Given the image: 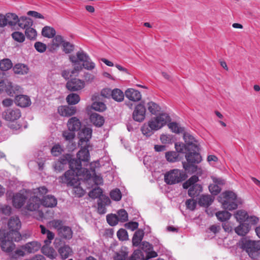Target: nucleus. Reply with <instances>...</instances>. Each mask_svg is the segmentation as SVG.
<instances>
[{
    "mask_svg": "<svg viewBox=\"0 0 260 260\" xmlns=\"http://www.w3.org/2000/svg\"><path fill=\"white\" fill-rule=\"evenodd\" d=\"M91 107L95 111L103 112L106 109V105L103 102H94L91 105Z\"/></svg>",
    "mask_w": 260,
    "mask_h": 260,
    "instance_id": "54",
    "label": "nucleus"
},
{
    "mask_svg": "<svg viewBox=\"0 0 260 260\" xmlns=\"http://www.w3.org/2000/svg\"><path fill=\"white\" fill-rule=\"evenodd\" d=\"M48 192L47 188L45 186H42L33 189V193L36 196H43Z\"/></svg>",
    "mask_w": 260,
    "mask_h": 260,
    "instance_id": "57",
    "label": "nucleus"
},
{
    "mask_svg": "<svg viewBox=\"0 0 260 260\" xmlns=\"http://www.w3.org/2000/svg\"><path fill=\"white\" fill-rule=\"evenodd\" d=\"M148 109L149 112L152 114L156 115L160 110V107L153 102H149L148 104Z\"/></svg>",
    "mask_w": 260,
    "mask_h": 260,
    "instance_id": "51",
    "label": "nucleus"
},
{
    "mask_svg": "<svg viewBox=\"0 0 260 260\" xmlns=\"http://www.w3.org/2000/svg\"><path fill=\"white\" fill-rule=\"evenodd\" d=\"M144 231L142 230H138L134 234L133 237V244L135 246H138L140 244L144 237Z\"/></svg>",
    "mask_w": 260,
    "mask_h": 260,
    "instance_id": "31",
    "label": "nucleus"
},
{
    "mask_svg": "<svg viewBox=\"0 0 260 260\" xmlns=\"http://www.w3.org/2000/svg\"><path fill=\"white\" fill-rule=\"evenodd\" d=\"M100 162L99 161H95L91 162L90 164V170L87 169H82V176L87 181L90 180L92 177V174L95 173V169L99 167Z\"/></svg>",
    "mask_w": 260,
    "mask_h": 260,
    "instance_id": "16",
    "label": "nucleus"
},
{
    "mask_svg": "<svg viewBox=\"0 0 260 260\" xmlns=\"http://www.w3.org/2000/svg\"><path fill=\"white\" fill-rule=\"evenodd\" d=\"M12 38L16 41L20 43L23 42L25 37L23 33L19 31H15L12 34Z\"/></svg>",
    "mask_w": 260,
    "mask_h": 260,
    "instance_id": "56",
    "label": "nucleus"
},
{
    "mask_svg": "<svg viewBox=\"0 0 260 260\" xmlns=\"http://www.w3.org/2000/svg\"><path fill=\"white\" fill-rule=\"evenodd\" d=\"M77 159H73L70 162V169L59 177L60 181L68 186L80 185L79 176H82L81 162L87 163L90 159L88 151L84 149L77 153Z\"/></svg>",
    "mask_w": 260,
    "mask_h": 260,
    "instance_id": "1",
    "label": "nucleus"
},
{
    "mask_svg": "<svg viewBox=\"0 0 260 260\" xmlns=\"http://www.w3.org/2000/svg\"><path fill=\"white\" fill-rule=\"evenodd\" d=\"M27 199L26 192L24 190H20L13 194L12 205L14 208L20 209L24 205Z\"/></svg>",
    "mask_w": 260,
    "mask_h": 260,
    "instance_id": "11",
    "label": "nucleus"
},
{
    "mask_svg": "<svg viewBox=\"0 0 260 260\" xmlns=\"http://www.w3.org/2000/svg\"><path fill=\"white\" fill-rule=\"evenodd\" d=\"M111 198L115 201H119L121 200L122 194L120 190L118 188H115L110 192Z\"/></svg>",
    "mask_w": 260,
    "mask_h": 260,
    "instance_id": "49",
    "label": "nucleus"
},
{
    "mask_svg": "<svg viewBox=\"0 0 260 260\" xmlns=\"http://www.w3.org/2000/svg\"><path fill=\"white\" fill-rule=\"evenodd\" d=\"M12 67V63L9 59H4L0 62V69L2 71H7Z\"/></svg>",
    "mask_w": 260,
    "mask_h": 260,
    "instance_id": "46",
    "label": "nucleus"
},
{
    "mask_svg": "<svg viewBox=\"0 0 260 260\" xmlns=\"http://www.w3.org/2000/svg\"><path fill=\"white\" fill-rule=\"evenodd\" d=\"M102 189L99 187H97L90 191L88 194L90 198L96 199L99 198L102 194Z\"/></svg>",
    "mask_w": 260,
    "mask_h": 260,
    "instance_id": "53",
    "label": "nucleus"
},
{
    "mask_svg": "<svg viewBox=\"0 0 260 260\" xmlns=\"http://www.w3.org/2000/svg\"><path fill=\"white\" fill-rule=\"evenodd\" d=\"M168 126L173 132L175 133H180L183 131V128L180 127L176 122H171L169 123Z\"/></svg>",
    "mask_w": 260,
    "mask_h": 260,
    "instance_id": "62",
    "label": "nucleus"
},
{
    "mask_svg": "<svg viewBox=\"0 0 260 260\" xmlns=\"http://www.w3.org/2000/svg\"><path fill=\"white\" fill-rule=\"evenodd\" d=\"M85 86L84 81L79 79L74 78L68 81L66 84L67 88L70 91H78L82 89Z\"/></svg>",
    "mask_w": 260,
    "mask_h": 260,
    "instance_id": "15",
    "label": "nucleus"
},
{
    "mask_svg": "<svg viewBox=\"0 0 260 260\" xmlns=\"http://www.w3.org/2000/svg\"><path fill=\"white\" fill-rule=\"evenodd\" d=\"M170 121V117L168 114L161 113L156 117L151 118L149 122L155 131H156L165 125Z\"/></svg>",
    "mask_w": 260,
    "mask_h": 260,
    "instance_id": "7",
    "label": "nucleus"
},
{
    "mask_svg": "<svg viewBox=\"0 0 260 260\" xmlns=\"http://www.w3.org/2000/svg\"><path fill=\"white\" fill-rule=\"evenodd\" d=\"M89 57L88 54L83 50H80L77 53L76 55H72L69 57L70 61L75 65L74 70L71 72L72 74H74L75 72H78L82 69V67L80 64L79 62H83Z\"/></svg>",
    "mask_w": 260,
    "mask_h": 260,
    "instance_id": "6",
    "label": "nucleus"
},
{
    "mask_svg": "<svg viewBox=\"0 0 260 260\" xmlns=\"http://www.w3.org/2000/svg\"><path fill=\"white\" fill-rule=\"evenodd\" d=\"M183 139L186 145L190 150L191 149L194 151L198 150L199 146L198 142L191 134L188 133H184Z\"/></svg>",
    "mask_w": 260,
    "mask_h": 260,
    "instance_id": "18",
    "label": "nucleus"
},
{
    "mask_svg": "<svg viewBox=\"0 0 260 260\" xmlns=\"http://www.w3.org/2000/svg\"><path fill=\"white\" fill-rule=\"evenodd\" d=\"M55 29L50 26H45L42 31V34L44 37L52 38L55 35Z\"/></svg>",
    "mask_w": 260,
    "mask_h": 260,
    "instance_id": "40",
    "label": "nucleus"
},
{
    "mask_svg": "<svg viewBox=\"0 0 260 260\" xmlns=\"http://www.w3.org/2000/svg\"><path fill=\"white\" fill-rule=\"evenodd\" d=\"M178 154L175 151H168L166 153V159L171 162H175L178 160Z\"/></svg>",
    "mask_w": 260,
    "mask_h": 260,
    "instance_id": "44",
    "label": "nucleus"
},
{
    "mask_svg": "<svg viewBox=\"0 0 260 260\" xmlns=\"http://www.w3.org/2000/svg\"><path fill=\"white\" fill-rule=\"evenodd\" d=\"M67 125L69 131L75 132L80 129L81 123L77 117H72L69 119Z\"/></svg>",
    "mask_w": 260,
    "mask_h": 260,
    "instance_id": "23",
    "label": "nucleus"
},
{
    "mask_svg": "<svg viewBox=\"0 0 260 260\" xmlns=\"http://www.w3.org/2000/svg\"><path fill=\"white\" fill-rule=\"evenodd\" d=\"M42 205V200L39 197L34 195L29 198L27 202L26 209L30 211L38 210Z\"/></svg>",
    "mask_w": 260,
    "mask_h": 260,
    "instance_id": "14",
    "label": "nucleus"
},
{
    "mask_svg": "<svg viewBox=\"0 0 260 260\" xmlns=\"http://www.w3.org/2000/svg\"><path fill=\"white\" fill-rule=\"evenodd\" d=\"M213 201V199L210 195H203L200 199L199 203L201 206L208 207Z\"/></svg>",
    "mask_w": 260,
    "mask_h": 260,
    "instance_id": "35",
    "label": "nucleus"
},
{
    "mask_svg": "<svg viewBox=\"0 0 260 260\" xmlns=\"http://www.w3.org/2000/svg\"><path fill=\"white\" fill-rule=\"evenodd\" d=\"M13 71L16 74L24 75L28 72V69L24 64L19 63L14 67Z\"/></svg>",
    "mask_w": 260,
    "mask_h": 260,
    "instance_id": "37",
    "label": "nucleus"
},
{
    "mask_svg": "<svg viewBox=\"0 0 260 260\" xmlns=\"http://www.w3.org/2000/svg\"><path fill=\"white\" fill-rule=\"evenodd\" d=\"M19 230L10 231L6 232V235L10 240L13 241L19 242L22 239V236L19 232Z\"/></svg>",
    "mask_w": 260,
    "mask_h": 260,
    "instance_id": "32",
    "label": "nucleus"
},
{
    "mask_svg": "<svg viewBox=\"0 0 260 260\" xmlns=\"http://www.w3.org/2000/svg\"><path fill=\"white\" fill-rule=\"evenodd\" d=\"M216 216L219 221L223 222L230 218L231 214L228 211H222L216 212Z\"/></svg>",
    "mask_w": 260,
    "mask_h": 260,
    "instance_id": "41",
    "label": "nucleus"
},
{
    "mask_svg": "<svg viewBox=\"0 0 260 260\" xmlns=\"http://www.w3.org/2000/svg\"><path fill=\"white\" fill-rule=\"evenodd\" d=\"M199 147L198 150L196 151L190 149L185 155L188 164H183V168L188 173L189 172L190 168L196 169V167L193 165V164H199L202 160V157L199 153Z\"/></svg>",
    "mask_w": 260,
    "mask_h": 260,
    "instance_id": "5",
    "label": "nucleus"
},
{
    "mask_svg": "<svg viewBox=\"0 0 260 260\" xmlns=\"http://www.w3.org/2000/svg\"><path fill=\"white\" fill-rule=\"evenodd\" d=\"M117 236L120 241L126 240L128 239V234L126 231L123 229H120L117 232Z\"/></svg>",
    "mask_w": 260,
    "mask_h": 260,
    "instance_id": "59",
    "label": "nucleus"
},
{
    "mask_svg": "<svg viewBox=\"0 0 260 260\" xmlns=\"http://www.w3.org/2000/svg\"><path fill=\"white\" fill-rule=\"evenodd\" d=\"M209 189L212 194L216 195L220 192L221 187L217 184H211L209 186Z\"/></svg>",
    "mask_w": 260,
    "mask_h": 260,
    "instance_id": "63",
    "label": "nucleus"
},
{
    "mask_svg": "<svg viewBox=\"0 0 260 260\" xmlns=\"http://www.w3.org/2000/svg\"><path fill=\"white\" fill-rule=\"evenodd\" d=\"M62 49L66 53H70L74 50V46L69 42L65 41L62 44Z\"/></svg>",
    "mask_w": 260,
    "mask_h": 260,
    "instance_id": "61",
    "label": "nucleus"
},
{
    "mask_svg": "<svg viewBox=\"0 0 260 260\" xmlns=\"http://www.w3.org/2000/svg\"><path fill=\"white\" fill-rule=\"evenodd\" d=\"M118 221L124 222L128 220V214L124 209H120L118 211L117 215Z\"/></svg>",
    "mask_w": 260,
    "mask_h": 260,
    "instance_id": "50",
    "label": "nucleus"
},
{
    "mask_svg": "<svg viewBox=\"0 0 260 260\" xmlns=\"http://www.w3.org/2000/svg\"><path fill=\"white\" fill-rule=\"evenodd\" d=\"M107 221L111 226H115L118 223V219L117 215L114 214H108L106 216Z\"/></svg>",
    "mask_w": 260,
    "mask_h": 260,
    "instance_id": "45",
    "label": "nucleus"
},
{
    "mask_svg": "<svg viewBox=\"0 0 260 260\" xmlns=\"http://www.w3.org/2000/svg\"><path fill=\"white\" fill-rule=\"evenodd\" d=\"M123 92L121 90L118 88H115L113 90L111 98L116 102H122L124 97Z\"/></svg>",
    "mask_w": 260,
    "mask_h": 260,
    "instance_id": "36",
    "label": "nucleus"
},
{
    "mask_svg": "<svg viewBox=\"0 0 260 260\" xmlns=\"http://www.w3.org/2000/svg\"><path fill=\"white\" fill-rule=\"evenodd\" d=\"M25 34L27 39L29 40H35L37 37V31L32 26L25 29Z\"/></svg>",
    "mask_w": 260,
    "mask_h": 260,
    "instance_id": "48",
    "label": "nucleus"
},
{
    "mask_svg": "<svg viewBox=\"0 0 260 260\" xmlns=\"http://www.w3.org/2000/svg\"><path fill=\"white\" fill-rule=\"evenodd\" d=\"M57 199L52 195H48L42 200V206L45 207L53 208L56 206Z\"/></svg>",
    "mask_w": 260,
    "mask_h": 260,
    "instance_id": "24",
    "label": "nucleus"
},
{
    "mask_svg": "<svg viewBox=\"0 0 260 260\" xmlns=\"http://www.w3.org/2000/svg\"><path fill=\"white\" fill-rule=\"evenodd\" d=\"M132 255L136 260H147L156 257L157 254L155 251H142L141 250L137 249L134 251Z\"/></svg>",
    "mask_w": 260,
    "mask_h": 260,
    "instance_id": "13",
    "label": "nucleus"
},
{
    "mask_svg": "<svg viewBox=\"0 0 260 260\" xmlns=\"http://www.w3.org/2000/svg\"><path fill=\"white\" fill-rule=\"evenodd\" d=\"M80 98L77 93H72L66 98L67 102L71 105H76L79 102Z\"/></svg>",
    "mask_w": 260,
    "mask_h": 260,
    "instance_id": "38",
    "label": "nucleus"
},
{
    "mask_svg": "<svg viewBox=\"0 0 260 260\" xmlns=\"http://www.w3.org/2000/svg\"><path fill=\"white\" fill-rule=\"evenodd\" d=\"M90 121L96 126L101 127L104 123V117L100 114L93 113L90 116Z\"/></svg>",
    "mask_w": 260,
    "mask_h": 260,
    "instance_id": "29",
    "label": "nucleus"
},
{
    "mask_svg": "<svg viewBox=\"0 0 260 260\" xmlns=\"http://www.w3.org/2000/svg\"><path fill=\"white\" fill-rule=\"evenodd\" d=\"M235 232L240 236H244L249 231V226L247 224L241 223L235 229Z\"/></svg>",
    "mask_w": 260,
    "mask_h": 260,
    "instance_id": "39",
    "label": "nucleus"
},
{
    "mask_svg": "<svg viewBox=\"0 0 260 260\" xmlns=\"http://www.w3.org/2000/svg\"><path fill=\"white\" fill-rule=\"evenodd\" d=\"M125 97L133 102H138L142 98L141 93L138 90L134 88H128L125 91Z\"/></svg>",
    "mask_w": 260,
    "mask_h": 260,
    "instance_id": "19",
    "label": "nucleus"
},
{
    "mask_svg": "<svg viewBox=\"0 0 260 260\" xmlns=\"http://www.w3.org/2000/svg\"><path fill=\"white\" fill-rule=\"evenodd\" d=\"M58 252L62 259H66L73 253L72 249L68 245L61 246Z\"/></svg>",
    "mask_w": 260,
    "mask_h": 260,
    "instance_id": "30",
    "label": "nucleus"
},
{
    "mask_svg": "<svg viewBox=\"0 0 260 260\" xmlns=\"http://www.w3.org/2000/svg\"><path fill=\"white\" fill-rule=\"evenodd\" d=\"M58 235L62 239L69 240L73 237V231L70 226L64 225L58 230Z\"/></svg>",
    "mask_w": 260,
    "mask_h": 260,
    "instance_id": "21",
    "label": "nucleus"
},
{
    "mask_svg": "<svg viewBox=\"0 0 260 260\" xmlns=\"http://www.w3.org/2000/svg\"><path fill=\"white\" fill-rule=\"evenodd\" d=\"M240 247L245 250L252 259H256L260 253V241H253L246 238L239 242Z\"/></svg>",
    "mask_w": 260,
    "mask_h": 260,
    "instance_id": "3",
    "label": "nucleus"
},
{
    "mask_svg": "<svg viewBox=\"0 0 260 260\" xmlns=\"http://www.w3.org/2000/svg\"><path fill=\"white\" fill-rule=\"evenodd\" d=\"M58 112L61 116L69 117L76 112V108L73 106H61L58 108Z\"/></svg>",
    "mask_w": 260,
    "mask_h": 260,
    "instance_id": "20",
    "label": "nucleus"
},
{
    "mask_svg": "<svg viewBox=\"0 0 260 260\" xmlns=\"http://www.w3.org/2000/svg\"><path fill=\"white\" fill-rule=\"evenodd\" d=\"M1 247L3 251L10 252L15 248V244L6 235L5 230H0Z\"/></svg>",
    "mask_w": 260,
    "mask_h": 260,
    "instance_id": "9",
    "label": "nucleus"
},
{
    "mask_svg": "<svg viewBox=\"0 0 260 260\" xmlns=\"http://www.w3.org/2000/svg\"><path fill=\"white\" fill-rule=\"evenodd\" d=\"M9 127L15 133H18L22 131L23 125L20 123L18 122H12L9 124Z\"/></svg>",
    "mask_w": 260,
    "mask_h": 260,
    "instance_id": "55",
    "label": "nucleus"
},
{
    "mask_svg": "<svg viewBox=\"0 0 260 260\" xmlns=\"http://www.w3.org/2000/svg\"><path fill=\"white\" fill-rule=\"evenodd\" d=\"M248 216L247 213L244 210H239L235 214L236 219L240 223L247 220Z\"/></svg>",
    "mask_w": 260,
    "mask_h": 260,
    "instance_id": "42",
    "label": "nucleus"
},
{
    "mask_svg": "<svg viewBox=\"0 0 260 260\" xmlns=\"http://www.w3.org/2000/svg\"><path fill=\"white\" fill-rule=\"evenodd\" d=\"M62 151L63 149L59 144L54 145L51 150V154L55 156H59L61 154Z\"/></svg>",
    "mask_w": 260,
    "mask_h": 260,
    "instance_id": "60",
    "label": "nucleus"
},
{
    "mask_svg": "<svg viewBox=\"0 0 260 260\" xmlns=\"http://www.w3.org/2000/svg\"><path fill=\"white\" fill-rule=\"evenodd\" d=\"M128 253L126 251H121L117 252L114 257V260H126Z\"/></svg>",
    "mask_w": 260,
    "mask_h": 260,
    "instance_id": "64",
    "label": "nucleus"
},
{
    "mask_svg": "<svg viewBox=\"0 0 260 260\" xmlns=\"http://www.w3.org/2000/svg\"><path fill=\"white\" fill-rule=\"evenodd\" d=\"M74 159H75L74 158ZM73 160V159L72 158V156L69 154H67L59 158L57 161L61 162L65 166L67 164L70 165V162Z\"/></svg>",
    "mask_w": 260,
    "mask_h": 260,
    "instance_id": "58",
    "label": "nucleus"
},
{
    "mask_svg": "<svg viewBox=\"0 0 260 260\" xmlns=\"http://www.w3.org/2000/svg\"><path fill=\"white\" fill-rule=\"evenodd\" d=\"M21 113L17 108H9L2 113V117L5 120L14 122L20 118Z\"/></svg>",
    "mask_w": 260,
    "mask_h": 260,
    "instance_id": "10",
    "label": "nucleus"
},
{
    "mask_svg": "<svg viewBox=\"0 0 260 260\" xmlns=\"http://www.w3.org/2000/svg\"><path fill=\"white\" fill-rule=\"evenodd\" d=\"M15 102L18 106L21 107H26L31 104L29 98L25 95H16L15 98Z\"/></svg>",
    "mask_w": 260,
    "mask_h": 260,
    "instance_id": "26",
    "label": "nucleus"
},
{
    "mask_svg": "<svg viewBox=\"0 0 260 260\" xmlns=\"http://www.w3.org/2000/svg\"><path fill=\"white\" fill-rule=\"evenodd\" d=\"M199 180V178L198 176L194 175L191 176L188 180H187L185 183L183 184V187L185 189L188 188L189 186H192V185H196V183H197Z\"/></svg>",
    "mask_w": 260,
    "mask_h": 260,
    "instance_id": "47",
    "label": "nucleus"
},
{
    "mask_svg": "<svg viewBox=\"0 0 260 260\" xmlns=\"http://www.w3.org/2000/svg\"><path fill=\"white\" fill-rule=\"evenodd\" d=\"M222 208L232 211L237 208L238 204L241 203V199L237 198L236 193L232 191H226L218 197Z\"/></svg>",
    "mask_w": 260,
    "mask_h": 260,
    "instance_id": "2",
    "label": "nucleus"
},
{
    "mask_svg": "<svg viewBox=\"0 0 260 260\" xmlns=\"http://www.w3.org/2000/svg\"><path fill=\"white\" fill-rule=\"evenodd\" d=\"M175 147L176 151L180 153H187L188 151H189L190 150L189 149L188 147L186 145V144L181 143V142H177L175 143Z\"/></svg>",
    "mask_w": 260,
    "mask_h": 260,
    "instance_id": "43",
    "label": "nucleus"
},
{
    "mask_svg": "<svg viewBox=\"0 0 260 260\" xmlns=\"http://www.w3.org/2000/svg\"><path fill=\"white\" fill-rule=\"evenodd\" d=\"M188 194L189 197H194L198 196L202 191V187L200 184H196L189 186Z\"/></svg>",
    "mask_w": 260,
    "mask_h": 260,
    "instance_id": "34",
    "label": "nucleus"
},
{
    "mask_svg": "<svg viewBox=\"0 0 260 260\" xmlns=\"http://www.w3.org/2000/svg\"><path fill=\"white\" fill-rule=\"evenodd\" d=\"M146 109L142 104H138L133 112V117L134 120L141 122L145 119Z\"/></svg>",
    "mask_w": 260,
    "mask_h": 260,
    "instance_id": "17",
    "label": "nucleus"
},
{
    "mask_svg": "<svg viewBox=\"0 0 260 260\" xmlns=\"http://www.w3.org/2000/svg\"><path fill=\"white\" fill-rule=\"evenodd\" d=\"M92 129L89 127L83 128L79 133V145L82 147L80 150L87 149L88 151V142L91 138Z\"/></svg>",
    "mask_w": 260,
    "mask_h": 260,
    "instance_id": "8",
    "label": "nucleus"
},
{
    "mask_svg": "<svg viewBox=\"0 0 260 260\" xmlns=\"http://www.w3.org/2000/svg\"><path fill=\"white\" fill-rule=\"evenodd\" d=\"M185 173L179 169H173L167 172L164 176L165 182L169 185H173L186 179Z\"/></svg>",
    "mask_w": 260,
    "mask_h": 260,
    "instance_id": "4",
    "label": "nucleus"
},
{
    "mask_svg": "<svg viewBox=\"0 0 260 260\" xmlns=\"http://www.w3.org/2000/svg\"><path fill=\"white\" fill-rule=\"evenodd\" d=\"M21 88L18 85H13L11 83H8L6 85L4 81H0V92L6 91L7 93L10 96H13L16 94V91H18Z\"/></svg>",
    "mask_w": 260,
    "mask_h": 260,
    "instance_id": "12",
    "label": "nucleus"
},
{
    "mask_svg": "<svg viewBox=\"0 0 260 260\" xmlns=\"http://www.w3.org/2000/svg\"><path fill=\"white\" fill-rule=\"evenodd\" d=\"M142 134L146 136L149 137L153 134L155 130L153 128L150 123L148 121L145 123L141 128Z\"/></svg>",
    "mask_w": 260,
    "mask_h": 260,
    "instance_id": "33",
    "label": "nucleus"
},
{
    "mask_svg": "<svg viewBox=\"0 0 260 260\" xmlns=\"http://www.w3.org/2000/svg\"><path fill=\"white\" fill-rule=\"evenodd\" d=\"M82 66L86 70L91 71L95 68V64L89 57L85 61L82 62Z\"/></svg>",
    "mask_w": 260,
    "mask_h": 260,
    "instance_id": "52",
    "label": "nucleus"
},
{
    "mask_svg": "<svg viewBox=\"0 0 260 260\" xmlns=\"http://www.w3.org/2000/svg\"><path fill=\"white\" fill-rule=\"evenodd\" d=\"M33 25V21L31 18L26 16H21L19 17L17 25L23 29L32 26Z\"/></svg>",
    "mask_w": 260,
    "mask_h": 260,
    "instance_id": "22",
    "label": "nucleus"
},
{
    "mask_svg": "<svg viewBox=\"0 0 260 260\" xmlns=\"http://www.w3.org/2000/svg\"><path fill=\"white\" fill-rule=\"evenodd\" d=\"M9 231L19 230L21 227V223L19 218L17 216L11 217L8 223Z\"/></svg>",
    "mask_w": 260,
    "mask_h": 260,
    "instance_id": "27",
    "label": "nucleus"
},
{
    "mask_svg": "<svg viewBox=\"0 0 260 260\" xmlns=\"http://www.w3.org/2000/svg\"><path fill=\"white\" fill-rule=\"evenodd\" d=\"M41 245L36 241H32L25 244L22 249L27 253H34L39 250Z\"/></svg>",
    "mask_w": 260,
    "mask_h": 260,
    "instance_id": "25",
    "label": "nucleus"
},
{
    "mask_svg": "<svg viewBox=\"0 0 260 260\" xmlns=\"http://www.w3.org/2000/svg\"><path fill=\"white\" fill-rule=\"evenodd\" d=\"M6 15L7 25L11 27H14L17 25L19 19L18 15L14 13H8Z\"/></svg>",
    "mask_w": 260,
    "mask_h": 260,
    "instance_id": "28",
    "label": "nucleus"
}]
</instances>
